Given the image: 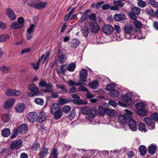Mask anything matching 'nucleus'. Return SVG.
Instances as JSON below:
<instances>
[{
    "instance_id": "nucleus-1",
    "label": "nucleus",
    "mask_w": 158,
    "mask_h": 158,
    "mask_svg": "<svg viewBox=\"0 0 158 158\" xmlns=\"http://www.w3.org/2000/svg\"><path fill=\"white\" fill-rule=\"evenodd\" d=\"M123 29L125 33V38L126 39H133L135 38H137V34L135 31L134 25H126Z\"/></svg>"
},
{
    "instance_id": "nucleus-2",
    "label": "nucleus",
    "mask_w": 158,
    "mask_h": 158,
    "mask_svg": "<svg viewBox=\"0 0 158 158\" xmlns=\"http://www.w3.org/2000/svg\"><path fill=\"white\" fill-rule=\"evenodd\" d=\"M81 112L82 114H86L85 118L86 120L90 122L93 121L97 114V111L96 109H91L86 107L82 108Z\"/></svg>"
},
{
    "instance_id": "nucleus-3",
    "label": "nucleus",
    "mask_w": 158,
    "mask_h": 158,
    "mask_svg": "<svg viewBox=\"0 0 158 158\" xmlns=\"http://www.w3.org/2000/svg\"><path fill=\"white\" fill-rule=\"evenodd\" d=\"M50 110L51 113L54 115V118L56 119L60 118L62 115V110L57 103H54L51 106Z\"/></svg>"
},
{
    "instance_id": "nucleus-4",
    "label": "nucleus",
    "mask_w": 158,
    "mask_h": 158,
    "mask_svg": "<svg viewBox=\"0 0 158 158\" xmlns=\"http://www.w3.org/2000/svg\"><path fill=\"white\" fill-rule=\"evenodd\" d=\"M29 89L32 92H30L27 94L28 96L30 97L37 96L41 95L43 94L39 90L38 87L34 84H30L28 87Z\"/></svg>"
},
{
    "instance_id": "nucleus-5",
    "label": "nucleus",
    "mask_w": 158,
    "mask_h": 158,
    "mask_svg": "<svg viewBox=\"0 0 158 158\" xmlns=\"http://www.w3.org/2000/svg\"><path fill=\"white\" fill-rule=\"evenodd\" d=\"M47 4V2H36L35 0L31 1L28 3L29 6L39 10H42L45 8Z\"/></svg>"
},
{
    "instance_id": "nucleus-6",
    "label": "nucleus",
    "mask_w": 158,
    "mask_h": 158,
    "mask_svg": "<svg viewBox=\"0 0 158 158\" xmlns=\"http://www.w3.org/2000/svg\"><path fill=\"white\" fill-rule=\"evenodd\" d=\"M39 87H45L47 89L43 90V91L44 92H50L52 91V85L51 83H47L44 80H41L39 84Z\"/></svg>"
},
{
    "instance_id": "nucleus-7",
    "label": "nucleus",
    "mask_w": 158,
    "mask_h": 158,
    "mask_svg": "<svg viewBox=\"0 0 158 158\" xmlns=\"http://www.w3.org/2000/svg\"><path fill=\"white\" fill-rule=\"evenodd\" d=\"M113 6H111V10H118L121 8L122 7L124 3L121 0L114 1L113 2Z\"/></svg>"
},
{
    "instance_id": "nucleus-8",
    "label": "nucleus",
    "mask_w": 158,
    "mask_h": 158,
    "mask_svg": "<svg viewBox=\"0 0 158 158\" xmlns=\"http://www.w3.org/2000/svg\"><path fill=\"white\" fill-rule=\"evenodd\" d=\"M23 144L22 140H16L12 142L10 148L11 150H17L22 147Z\"/></svg>"
},
{
    "instance_id": "nucleus-9",
    "label": "nucleus",
    "mask_w": 158,
    "mask_h": 158,
    "mask_svg": "<svg viewBox=\"0 0 158 158\" xmlns=\"http://www.w3.org/2000/svg\"><path fill=\"white\" fill-rule=\"evenodd\" d=\"M89 28L91 32L97 33L100 30V26L95 22H92L89 23Z\"/></svg>"
},
{
    "instance_id": "nucleus-10",
    "label": "nucleus",
    "mask_w": 158,
    "mask_h": 158,
    "mask_svg": "<svg viewBox=\"0 0 158 158\" xmlns=\"http://www.w3.org/2000/svg\"><path fill=\"white\" fill-rule=\"evenodd\" d=\"M114 29L113 26L108 24L104 25L102 28L103 32L106 35L111 34L113 32Z\"/></svg>"
},
{
    "instance_id": "nucleus-11",
    "label": "nucleus",
    "mask_w": 158,
    "mask_h": 158,
    "mask_svg": "<svg viewBox=\"0 0 158 158\" xmlns=\"http://www.w3.org/2000/svg\"><path fill=\"white\" fill-rule=\"evenodd\" d=\"M38 118V115L36 112H32L29 113L27 115V119L31 123L35 122Z\"/></svg>"
},
{
    "instance_id": "nucleus-12",
    "label": "nucleus",
    "mask_w": 158,
    "mask_h": 158,
    "mask_svg": "<svg viewBox=\"0 0 158 158\" xmlns=\"http://www.w3.org/2000/svg\"><path fill=\"white\" fill-rule=\"evenodd\" d=\"M134 23L135 32L138 35L141 34L142 33L140 30V29L142 26L141 23L138 20H135L134 22Z\"/></svg>"
},
{
    "instance_id": "nucleus-13",
    "label": "nucleus",
    "mask_w": 158,
    "mask_h": 158,
    "mask_svg": "<svg viewBox=\"0 0 158 158\" xmlns=\"http://www.w3.org/2000/svg\"><path fill=\"white\" fill-rule=\"evenodd\" d=\"M6 11V15L11 20H14L16 19V16L11 9L8 8Z\"/></svg>"
},
{
    "instance_id": "nucleus-14",
    "label": "nucleus",
    "mask_w": 158,
    "mask_h": 158,
    "mask_svg": "<svg viewBox=\"0 0 158 158\" xmlns=\"http://www.w3.org/2000/svg\"><path fill=\"white\" fill-rule=\"evenodd\" d=\"M144 122L148 126L151 127L150 129L152 130L155 128V123L150 118L146 117L144 119Z\"/></svg>"
},
{
    "instance_id": "nucleus-15",
    "label": "nucleus",
    "mask_w": 158,
    "mask_h": 158,
    "mask_svg": "<svg viewBox=\"0 0 158 158\" xmlns=\"http://www.w3.org/2000/svg\"><path fill=\"white\" fill-rule=\"evenodd\" d=\"M129 126L130 129L133 131L137 130V124L136 121L133 119H130L129 120Z\"/></svg>"
},
{
    "instance_id": "nucleus-16",
    "label": "nucleus",
    "mask_w": 158,
    "mask_h": 158,
    "mask_svg": "<svg viewBox=\"0 0 158 158\" xmlns=\"http://www.w3.org/2000/svg\"><path fill=\"white\" fill-rule=\"evenodd\" d=\"M106 110V114L110 117H115L118 115V112L115 110L108 108H107Z\"/></svg>"
},
{
    "instance_id": "nucleus-17",
    "label": "nucleus",
    "mask_w": 158,
    "mask_h": 158,
    "mask_svg": "<svg viewBox=\"0 0 158 158\" xmlns=\"http://www.w3.org/2000/svg\"><path fill=\"white\" fill-rule=\"evenodd\" d=\"M15 102V99L11 98L8 100L4 104V107L5 109H7L12 106Z\"/></svg>"
},
{
    "instance_id": "nucleus-18",
    "label": "nucleus",
    "mask_w": 158,
    "mask_h": 158,
    "mask_svg": "<svg viewBox=\"0 0 158 158\" xmlns=\"http://www.w3.org/2000/svg\"><path fill=\"white\" fill-rule=\"evenodd\" d=\"M27 129V126L24 124L19 126L18 130L20 134H23L26 132Z\"/></svg>"
},
{
    "instance_id": "nucleus-19",
    "label": "nucleus",
    "mask_w": 158,
    "mask_h": 158,
    "mask_svg": "<svg viewBox=\"0 0 158 158\" xmlns=\"http://www.w3.org/2000/svg\"><path fill=\"white\" fill-rule=\"evenodd\" d=\"M25 106L23 103H19L17 104L15 106V109L16 111L19 113H21L24 110Z\"/></svg>"
},
{
    "instance_id": "nucleus-20",
    "label": "nucleus",
    "mask_w": 158,
    "mask_h": 158,
    "mask_svg": "<svg viewBox=\"0 0 158 158\" xmlns=\"http://www.w3.org/2000/svg\"><path fill=\"white\" fill-rule=\"evenodd\" d=\"M86 79L87 77L79 76L78 82L76 83V85L78 86L85 84L87 82Z\"/></svg>"
},
{
    "instance_id": "nucleus-21",
    "label": "nucleus",
    "mask_w": 158,
    "mask_h": 158,
    "mask_svg": "<svg viewBox=\"0 0 158 158\" xmlns=\"http://www.w3.org/2000/svg\"><path fill=\"white\" fill-rule=\"evenodd\" d=\"M1 135L2 136L4 137H8L10 134V130L8 128H5L1 130Z\"/></svg>"
},
{
    "instance_id": "nucleus-22",
    "label": "nucleus",
    "mask_w": 158,
    "mask_h": 158,
    "mask_svg": "<svg viewBox=\"0 0 158 158\" xmlns=\"http://www.w3.org/2000/svg\"><path fill=\"white\" fill-rule=\"evenodd\" d=\"M107 108L104 107L102 106L98 107V112L100 116H103L106 114V109Z\"/></svg>"
},
{
    "instance_id": "nucleus-23",
    "label": "nucleus",
    "mask_w": 158,
    "mask_h": 158,
    "mask_svg": "<svg viewBox=\"0 0 158 158\" xmlns=\"http://www.w3.org/2000/svg\"><path fill=\"white\" fill-rule=\"evenodd\" d=\"M48 150L45 147L42 148L39 153V156L41 158H44L48 154Z\"/></svg>"
},
{
    "instance_id": "nucleus-24",
    "label": "nucleus",
    "mask_w": 158,
    "mask_h": 158,
    "mask_svg": "<svg viewBox=\"0 0 158 158\" xmlns=\"http://www.w3.org/2000/svg\"><path fill=\"white\" fill-rule=\"evenodd\" d=\"M81 32L83 35L85 37H86L89 33L88 27L86 25L83 26L81 29Z\"/></svg>"
},
{
    "instance_id": "nucleus-25",
    "label": "nucleus",
    "mask_w": 158,
    "mask_h": 158,
    "mask_svg": "<svg viewBox=\"0 0 158 158\" xmlns=\"http://www.w3.org/2000/svg\"><path fill=\"white\" fill-rule=\"evenodd\" d=\"M114 19L117 21H121L124 20L125 15L123 14H115L114 15Z\"/></svg>"
},
{
    "instance_id": "nucleus-26",
    "label": "nucleus",
    "mask_w": 158,
    "mask_h": 158,
    "mask_svg": "<svg viewBox=\"0 0 158 158\" xmlns=\"http://www.w3.org/2000/svg\"><path fill=\"white\" fill-rule=\"evenodd\" d=\"M10 27L12 29H19L23 27L21 24L18 23L17 21L12 23Z\"/></svg>"
},
{
    "instance_id": "nucleus-27",
    "label": "nucleus",
    "mask_w": 158,
    "mask_h": 158,
    "mask_svg": "<svg viewBox=\"0 0 158 158\" xmlns=\"http://www.w3.org/2000/svg\"><path fill=\"white\" fill-rule=\"evenodd\" d=\"M133 96L132 93L128 92L123 96V98L125 101H128L130 100Z\"/></svg>"
},
{
    "instance_id": "nucleus-28",
    "label": "nucleus",
    "mask_w": 158,
    "mask_h": 158,
    "mask_svg": "<svg viewBox=\"0 0 158 158\" xmlns=\"http://www.w3.org/2000/svg\"><path fill=\"white\" fill-rule=\"evenodd\" d=\"M157 148L156 146L155 145L152 144L149 146L148 149V153L151 155H153L155 152Z\"/></svg>"
},
{
    "instance_id": "nucleus-29",
    "label": "nucleus",
    "mask_w": 158,
    "mask_h": 158,
    "mask_svg": "<svg viewBox=\"0 0 158 158\" xmlns=\"http://www.w3.org/2000/svg\"><path fill=\"white\" fill-rule=\"evenodd\" d=\"M118 121L121 124H124L126 123L127 119L124 115H119L118 117Z\"/></svg>"
},
{
    "instance_id": "nucleus-30",
    "label": "nucleus",
    "mask_w": 158,
    "mask_h": 158,
    "mask_svg": "<svg viewBox=\"0 0 158 158\" xmlns=\"http://www.w3.org/2000/svg\"><path fill=\"white\" fill-rule=\"evenodd\" d=\"M70 100L67 98H60L58 101V104L60 105H62L69 103Z\"/></svg>"
},
{
    "instance_id": "nucleus-31",
    "label": "nucleus",
    "mask_w": 158,
    "mask_h": 158,
    "mask_svg": "<svg viewBox=\"0 0 158 158\" xmlns=\"http://www.w3.org/2000/svg\"><path fill=\"white\" fill-rule=\"evenodd\" d=\"M80 43V41L78 39L74 38L72 42L71 47L73 48H77L79 45Z\"/></svg>"
},
{
    "instance_id": "nucleus-32",
    "label": "nucleus",
    "mask_w": 158,
    "mask_h": 158,
    "mask_svg": "<svg viewBox=\"0 0 158 158\" xmlns=\"http://www.w3.org/2000/svg\"><path fill=\"white\" fill-rule=\"evenodd\" d=\"M136 112L138 114L142 116H145L148 113L147 111L145 108L137 110Z\"/></svg>"
},
{
    "instance_id": "nucleus-33",
    "label": "nucleus",
    "mask_w": 158,
    "mask_h": 158,
    "mask_svg": "<svg viewBox=\"0 0 158 158\" xmlns=\"http://www.w3.org/2000/svg\"><path fill=\"white\" fill-rule=\"evenodd\" d=\"M88 71L86 69L82 68L79 73V76L87 77Z\"/></svg>"
},
{
    "instance_id": "nucleus-34",
    "label": "nucleus",
    "mask_w": 158,
    "mask_h": 158,
    "mask_svg": "<svg viewBox=\"0 0 158 158\" xmlns=\"http://www.w3.org/2000/svg\"><path fill=\"white\" fill-rule=\"evenodd\" d=\"M114 29L116 31V36H118L120 38V33L121 32V29L120 27L118 25H115Z\"/></svg>"
},
{
    "instance_id": "nucleus-35",
    "label": "nucleus",
    "mask_w": 158,
    "mask_h": 158,
    "mask_svg": "<svg viewBox=\"0 0 158 158\" xmlns=\"http://www.w3.org/2000/svg\"><path fill=\"white\" fill-rule=\"evenodd\" d=\"M139 151L141 155H144L147 152V149L143 145H141L139 147Z\"/></svg>"
},
{
    "instance_id": "nucleus-36",
    "label": "nucleus",
    "mask_w": 158,
    "mask_h": 158,
    "mask_svg": "<svg viewBox=\"0 0 158 158\" xmlns=\"http://www.w3.org/2000/svg\"><path fill=\"white\" fill-rule=\"evenodd\" d=\"M76 64L73 62L69 64L67 67V70L70 72L73 71L75 69Z\"/></svg>"
},
{
    "instance_id": "nucleus-37",
    "label": "nucleus",
    "mask_w": 158,
    "mask_h": 158,
    "mask_svg": "<svg viewBox=\"0 0 158 158\" xmlns=\"http://www.w3.org/2000/svg\"><path fill=\"white\" fill-rule=\"evenodd\" d=\"M39 116L40 118V121L42 122H43L46 118V114L44 112H41L39 115Z\"/></svg>"
},
{
    "instance_id": "nucleus-38",
    "label": "nucleus",
    "mask_w": 158,
    "mask_h": 158,
    "mask_svg": "<svg viewBox=\"0 0 158 158\" xmlns=\"http://www.w3.org/2000/svg\"><path fill=\"white\" fill-rule=\"evenodd\" d=\"M135 107L137 109V110H140L145 108V105L143 102H139L138 103H136L135 105Z\"/></svg>"
},
{
    "instance_id": "nucleus-39",
    "label": "nucleus",
    "mask_w": 158,
    "mask_h": 158,
    "mask_svg": "<svg viewBox=\"0 0 158 158\" xmlns=\"http://www.w3.org/2000/svg\"><path fill=\"white\" fill-rule=\"evenodd\" d=\"M131 11L135 14L138 15L140 12V9L137 7H134L131 9Z\"/></svg>"
},
{
    "instance_id": "nucleus-40",
    "label": "nucleus",
    "mask_w": 158,
    "mask_h": 158,
    "mask_svg": "<svg viewBox=\"0 0 158 158\" xmlns=\"http://www.w3.org/2000/svg\"><path fill=\"white\" fill-rule=\"evenodd\" d=\"M138 129L141 131H144L145 132L146 131L145 125L143 123H140L138 124Z\"/></svg>"
},
{
    "instance_id": "nucleus-41",
    "label": "nucleus",
    "mask_w": 158,
    "mask_h": 158,
    "mask_svg": "<svg viewBox=\"0 0 158 158\" xmlns=\"http://www.w3.org/2000/svg\"><path fill=\"white\" fill-rule=\"evenodd\" d=\"M110 96L113 98L118 97L119 95V93L117 90H115L110 93Z\"/></svg>"
},
{
    "instance_id": "nucleus-42",
    "label": "nucleus",
    "mask_w": 158,
    "mask_h": 158,
    "mask_svg": "<svg viewBox=\"0 0 158 158\" xmlns=\"http://www.w3.org/2000/svg\"><path fill=\"white\" fill-rule=\"evenodd\" d=\"M66 59L65 56L62 53L58 56V60L61 63H63L65 62Z\"/></svg>"
},
{
    "instance_id": "nucleus-43",
    "label": "nucleus",
    "mask_w": 158,
    "mask_h": 158,
    "mask_svg": "<svg viewBox=\"0 0 158 158\" xmlns=\"http://www.w3.org/2000/svg\"><path fill=\"white\" fill-rule=\"evenodd\" d=\"M10 118V115L7 114H5L2 116V120L5 122L8 121Z\"/></svg>"
},
{
    "instance_id": "nucleus-44",
    "label": "nucleus",
    "mask_w": 158,
    "mask_h": 158,
    "mask_svg": "<svg viewBox=\"0 0 158 158\" xmlns=\"http://www.w3.org/2000/svg\"><path fill=\"white\" fill-rule=\"evenodd\" d=\"M114 89V85L112 83L108 84L106 87V89L109 91H111Z\"/></svg>"
},
{
    "instance_id": "nucleus-45",
    "label": "nucleus",
    "mask_w": 158,
    "mask_h": 158,
    "mask_svg": "<svg viewBox=\"0 0 158 158\" xmlns=\"http://www.w3.org/2000/svg\"><path fill=\"white\" fill-rule=\"evenodd\" d=\"M76 114V112L75 110L73 109L72 110L70 113L68 115V118L72 120V119L74 118Z\"/></svg>"
},
{
    "instance_id": "nucleus-46",
    "label": "nucleus",
    "mask_w": 158,
    "mask_h": 158,
    "mask_svg": "<svg viewBox=\"0 0 158 158\" xmlns=\"http://www.w3.org/2000/svg\"><path fill=\"white\" fill-rule=\"evenodd\" d=\"M9 38V36L8 35H0V42L6 41Z\"/></svg>"
},
{
    "instance_id": "nucleus-47",
    "label": "nucleus",
    "mask_w": 158,
    "mask_h": 158,
    "mask_svg": "<svg viewBox=\"0 0 158 158\" xmlns=\"http://www.w3.org/2000/svg\"><path fill=\"white\" fill-rule=\"evenodd\" d=\"M18 132H19L17 128H16L14 129L13 130V132H12L11 134L10 138L12 139L15 138L17 135Z\"/></svg>"
},
{
    "instance_id": "nucleus-48",
    "label": "nucleus",
    "mask_w": 158,
    "mask_h": 158,
    "mask_svg": "<svg viewBox=\"0 0 158 158\" xmlns=\"http://www.w3.org/2000/svg\"><path fill=\"white\" fill-rule=\"evenodd\" d=\"M56 86L57 88L60 89L63 91L67 92L68 91L66 86L64 85L57 84Z\"/></svg>"
},
{
    "instance_id": "nucleus-49",
    "label": "nucleus",
    "mask_w": 158,
    "mask_h": 158,
    "mask_svg": "<svg viewBox=\"0 0 158 158\" xmlns=\"http://www.w3.org/2000/svg\"><path fill=\"white\" fill-rule=\"evenodd\" d=\"M35 102L38 105H42L44 104V101L43 99L37 98L34 100Z\"/></svg>"
},
{
    "instance_id": "nucleus-50",
    "label": "nucleus",
    "mask_w": 158,
    "mask_h": 158,
    "mask_svg": "<svg viewBox=\"0 0 158 158\" xmlns=\"http://www.w3.org/2000/svg\"><path fill=\"white\" fill-rule=\"evenodd\" d=\"M98 85V81H94L92 82L89 85V86L92 89H95L97 88Z\"/></svg>"
},
{
    "instance_id": "nucleus-51",
    "label": "nucleus",
    "mask_w": 158,
    "mask_h": 158,
    "mask_svg": "<svg viewBox=\"0 0 158 158\" xmlns=\"http://www.w3.org/2000/svg\"><path fill=\"white\" fill-rule=\"evenodd\" d=\"M149 3L154 7H158V3L155 0H148Z\"/></svg>"
},
{
    "instance_id": "nucleus-52",
    "label": "nucleus",
    "mask_w": 158,
    "mask_h": 158,
    "mask_svg": "<svg viewBox=\"0 0 158 158\" xmlns=\"http://www.w3.org/2000/svg\"><path fill=\"white\" fill-rule=\"evenodd\" d=\"M71 110L70 107L68 105H65L63 107V111L66 114L68 113Z\"/></svg>"
},
{
    "instance_id": "nucleus-53",
    "label": "nucleus",
    "mask_w": 158,
    "mask_h": 158,
    "mask_svg": "<svg viewBox=\"0 0 158 158\" xmlns=\"http://www.w3.org/2000/svg\"><path fill=\"white\" fill-rule=\"evenodd\" d=\"M137 5L139 7L143 8L146 6V3L145 2L140 1L137 2Z\"/></svg>"
},
{
    "instance_id": "nucleus-54",
    "label": "nucleus",
    "mask_w": 158,
    "mask_h": 158,
    "mask_svg": "<svg viewBox=\"0 0 158 158\" xmlns=\"http://www.w3.org/2000/svg\"><path fill=\"white\" fill-rule=\"evenodd\" d=\"M34 25L33 24H31L27 30V33H32L34 31Z\"/></svg>"
},
{
    "instance_id": "nucleus-55",
    "label": "nucleus",
    "mask_w": 158,
    "mask_h": 158,
    "mask_svg": "<svg viewBox=\"0 0 158 158\" xmlns=\"http://www.w3.org/2000/svg\"><path fill=\"white\" fill-rule=\"evenodd\" d=\"M14 89H9L6 91V94L8 96H13L14 95Z\"/></svg>"
},
{
    "instance_id": "nucleus-56",
    "label": "nucleus",
    "mask_w": 158,
    "mask_h": 158,
    "mask_svg": "<svg viewBox=\"0 0 158 158\" xmlns=\"http://www.w3.org/2000/svg\"><path fill=\"white\" fill-rule=\"evenodd\" d=\"M40 148V144L38 143H34L33 144L32 148L33 150L36 151L38 150Z\"/></svg>"
},
{
    "instance_id": "nucleus-57",
    "label": "nucleus",
    "mask_w": 158,
    "mask_h": 158,
    "mask_svg": "<svg viewBox=\"0 0 158 158\" xmlns=\"http://www.w3.org/2000/svg\"><path fill=\"white\" fill-rule=\"evenodd\" d=\"M151 117L154 120L157 121L158 120V114L156 113H152Z\"/></svg>"
},
{
    "instance_id": "nucleus-58",
    "label": "nucleus",
    "mask_w": 158,
    "mask_h": 158,
    "mask_svg": "<svg viewBox=\"0 0 158 158\" xmlns=\"http://www.w3.org/2000/svg\"><path fill=\"white\" fill-rule=\"evenodd\" d=\"M57 150L56 149H54L51 152V156L52 158H57Z\"/></svg>"
},
{
    "instance_id": "nucleus-59",
    "label": "nucleus",
    "mask_w": 158,
    "mask_h": 158,
    "mask_svg": "<svg viewBox=\"0 0 158 158\" xmlns=\"http://www.w3.org/2000/svg\"><path fill=\"white\" fill-rule=\"evenodd\" d=\"M102 9L104 10H106L110 9L111 10V6L108 4H105L102 6Z\"/></svg>"
},
{
    "instance_id": "nucleus-60",
    "label": "nucleus",
    "mask_w": 158,
    "mask_h": 158,
    "mask_svg": "<svg viewBox=\"0 0 158 158\" xmlns=\"http://www.w3.org/2000/svg\"><path fill=\"white\" fill-rule=\"evenodd\" d=\"M18 23L21 24L22 25V26L23 27L24 26V19L23 17H19L18 19V20L17 21Z\"/></svg>"
},
{
    "instance_id": "nucleus-61",
    "label": "nucleus",
    "mask_w": 158,
    "mask_h": 158,
    "mask_svg": "<svg viewBox=\"0 0 158 158\" xmlns=\"http://www.w3.org/2000/svg\"><path fill=\"white\" fill-rule=\"evenodd\" d=\"M51 97L52 98H56L58 97L59 95L57 93L55 92H51Z\"/></svg>"
},
{
    "instance_id": "nucleus-62",
    "label": "nucleus",
    "mask_w": 158,
    "mask_h": 158,
    "mask_svg": "<svg viewBox=\"0 0 158 158\" xmlns=\"http://www.w3.org/2000/svg\"><path fill=\"white\" fill-rule=\"evenodd\" d=\"M129 15L131 17V18L135 20V19H136V15L135 14H134L131 11V12H130L129 14Z\"/></svg>"
},
{
    "instance_id": "nucleus-63",
    "label": "nucleus",
    "mask_w": 158,
    "mask_h": 158,
    "mask_svg": "<svg viewBox=\"0 0 158 158\" xmlns=\"http://www.w3.org/2000/svg\"><path fill=\"white\" fill-rule=\"evenodd\" d=\"M9 69L8 67L6 66L0 67V71H1L7 72L9 70Z\"/></svg>"
},
{
    "instance_id": "nucleus-64",
    "label": "nucleus",
    "mask_w": 158,
    "mask_h": 158,
    "mask_svg": "<svg viewBox=\"0 0 158 158\" xmlns=\"http://www.w3.org/2000/svg\"><path fill=\"white\" fill-rule=\"evenodd\" d=\"M89 19L91 20L95 21L96 19V16L94 14H91L89 16Z\"/></svg>"
}]
</instances>
